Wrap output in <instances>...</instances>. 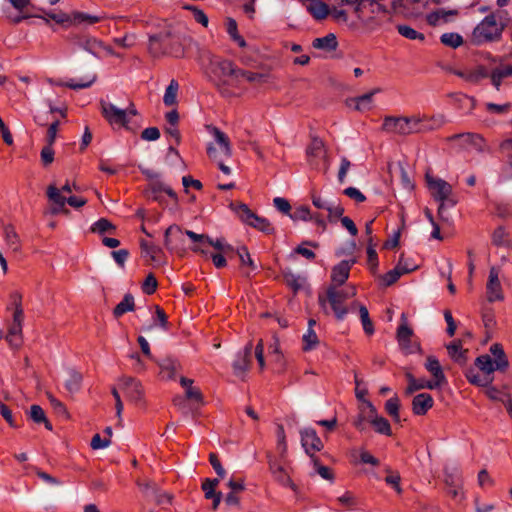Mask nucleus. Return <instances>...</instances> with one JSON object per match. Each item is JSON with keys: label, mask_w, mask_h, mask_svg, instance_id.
I'll return each instance as SVG.
<instances>
[{"label": "nucleus", "mask_w": 512, "mask_h": 512, "mask_svg": "<svg viewBox=\"0 0 512 512\" xmlns=\"http://www.w3.org/2000/svg\"><path fill=\"white\" fill-rule=\"evenodd\" d=\"M444 123L445 118L442 115L434 116L429 121L417 116H386L383 120L382 129L388 133L397 135H410L437 129Z\"/></svg>", "instance_id": "f257e3e1"}, {"label": "nucleus", "mask_w": 512, "mask_h": 512, "mask_svg": "<svg viewBox=\"0 0 512 512\" xmlns=\"http://www.w3.org/2000/svg\"><path fill=\"white\" fill-rule=\"evenodd\" d=\"M491 355H480L475 360L476 367L483 372L485 376H492L493 372L505 371L509 366L508 358L501 344L494 343L490 346Z\"/></svg>", "instance_id": "f03ea898"}, {"label": "nucleus", "mask_w": 512, "mask_h": 512, "mask_svg": "<svg viewBox=\"0 0 512 512\" xmlns=\"http://www.w3.org/2000/svg\"><path fill=\"white\" fill-rule=\"evenodd\" d=\"M503 31V25L495 14L487 15L474 28L471 41L475 45H482L497 40Z\"/></svg>", "instance_id": "7ed1b4c3"}, {"label": "nucleus", "mask_w": 512, "mask_h": 512, "mask_svg": "<svg viewBox=\"0 0 512 512\" xmlns=\"http://www.w3.org/2000/svg\"><path fill=\"white\" fill-rule=\"evenodd\" d=\"M100 106L103 117L112 127H124L128 129L130 119L138 114L132 102H129L128 106L124 109L104 100H101Z\"/></svg>", "instance_id": "20e7f679"}, {"label": "nucleus", "mask_w": 512, "mask_h": 512, "mask_svg": "<svg viewBox=\"0 0 512 512\" xmlns=\"http://www.w3.org/2000/svg\"><path fill=\"white\" fill-rule=\"evenodd\" d=\"M184 234L194 242L195 245L192 247L194 252H201L203 254L207 253L204 249V245L207 243L208 239L207 235L197 234L190 230L183 232L178 225H171L167 228L164 239L166 248L170 250L174 249L177 243H181L183 241Z\"/></svg>", "instance_id": "39448f33"}, {"label": "nucleus", "mask_w": 512, "mask_h": 512, "mask_svg": "<svg viewBox=\"0 0 512 512\" xmlns=\"http://www.w3.org/2000/svg\"><path fill=\"white\" fill-rule=\"evenodd\" d=\"M207 60L206 73L213 81L224 83L228 78L238 80V69L233 62L212 54L207 55Z\"/></svg>", "instance_id": "423d86ee"}, {"label": "nucleus", "mask_w": 512, "mask_h": 512, "mask_svg": "<svg viewBox=\"0 0 512 512\" xmlns=\"http://www.w3.org/2000/svg\"><path fill=\"white\" fill-rule=\"evenodd\" d=\"M318 303L325 314L334 313L338 320H343L348 313L344 302L337 295V286L330 285L324 292L319 293Z\"/></svg>", "instance_id": "0eeeda50"}, {"label": "nucleus", "mask_w": 512, "mask_h": 512, "mask_svg": "<svg viewBox=\"0 0 512 512\" xmlns=\"http://www.w3.org/2000/svg\"><path fill=\"white\" fill-rule=\"evenodd\" d=\"M230 207L236 212L238 217L247 225H250L264 233L270 234L273 232L271 223L263 217L254 214L246 204H234L231 203Z\"/></svg>", "instance_id": "6e6552de"}, {"label": "nucleus", "mask_w": 512, "mask_h": 512, "mask_svg": "<svg viewBox=\"0 0 512 512\" xmlns=\"http://www.w3.org/2000/svg\"><path fill=\"white\" fill-rule=\"evenodd\" d=\"M500 276L501 269L499 267H490L486 282V300L489 303L501 302L505 299Z\"/></svg>", "instance_id": "1a4fd4ad"}, {"label": "nucleus", "mask_w": 512, "mask_h": 512, "mask_svg": "<svg viewBox=\"0 0 512 512\" xmlns=\"http://www.w3.org/2000/svg\"><path fill=\"white\" fill-rule=\"evenodd\" d=\"M24 321V312L20 303H16L12 322L9 325L6 340L11 346L19 347L22 343V327Z\"/></svg>", "instance_id": "9d476101"}, {"label": "nucleus", "mask_w": 512, "mask_h": 512, "mask_svg": "<svg viewBox=\"0 0 512 512\" xmlns=\"http://www.w3.org/2000/svg\"><path fill=\"white\" fill-rule=\"evenodd\" d=\"M119 389L126 398L135 404H140L144 399V389L140 381L132 377H122L118 381Z\"/></svg>", "instance_id": "9b49d317"}, {"label": "nucleus", "mask_w": 512, "mask_h": 512, "mask_svg": "<svg viewBox=\"0 0 512 512\" xmlns=\"http://www.w3.org/2000/svg\"><path fill=\"white\" fill-rule=\"evenodd\" d=\"M427 185L432 197L441 203V206L452 194V186L441 178L426 176Z\"/></svg>", "instance_id": "f8f14e48"}, {"label": "nucleus", "mask_w": 512, "mask_h": 512, "mask_svg": "<svg viewBox=\"0 0 512 512\" xmlns=\"http://www.w3.org/2000/svg\"><path fill=\"white\" fill-rule=\"evenodd\" d=\"M451 141H459L460 145L471 151H476L479 153L486 152L488 150V146L483 139V137L479 134L473 133H463V134H455L449 138Z\"/></svg>", "instance_id": "ddd939ff"}, {"label": "nucleus", "mask_w": 512, "mask_h": 512, "mask_svg": "<svg viewBox=\"0 0 512 512\" xmlns=\"http://www.w3.org/2000/svg\"><path fill=\"white\" fill-rule=\"evenodd\" d=\"M301 444L305 452L312 458L314 454L323 448V443L316 431L312 428H304L300 431Z\"/></svg>", "instance_id": "4468645a"}, {"label": "nucleus", "mask_w": 512, "mask_h": 512, "mask_svg": "<svg viewBox=\"0 0 512 512\" xmlns=\"http://www.w3.org/2000/svg\"><path fill=\"white\" fill-rule=\"evenodd\" d=\"M208 131L214 138V143H210L209 145H213L217 149L221 155V159H229L232 156V148L228 136L214 126H209Z\"/></svg>", "instance_id": "2eb2a0df"}, {"label": "nucleus", "mask_w": 512, "mask_h": 512, "mask_svg": "<svg viewBox=\"0 0 512 512\" xmlns=\"http://www.w3.org/2000/svg\"><path fill=\"white\" fill-rule=\"evenodd\" d=\"M424 366L433 377V379L429 381L432 383L435 389L441 388L447 384V379L443 372L442 366L435 356H428Z\"/></svg>", "instance_id": "dca6fc26"}, {"label": "nucleus", "mask_w": 512, "mask_h": 512, "mask_svg": "<svg viewBox=\"0 0 512 512\" xmlns=\"http://www.w3.org/2000/svg\"><path fill=\"white\" fill-rule=\"evenodd\" d=\"M366 408L369 413L368 421L373 425L376 432L387 436L391 435V426L388 420L377 414L375 407L370 401L366 402Z\"/></svg>", "instance_id": "f3484780"}, {"label": "nucleus", "mask_w": 512, "mask_h": 512, "mask_svg": "<svg viewBox=\"0 0 512 512\" xmlns=\"http://www.w3.org/2000/svg\"><path fill=\"white\" fill-rule=\"evenodd\" d=\"M252 353V344L248 343L245 348L240 351L233 362L234 374L243 377L249 369L250 358Z\"/></svg>", "instance_id": "a211bd4d"}, {"label": "nucleus", "mask_w": 512, "mask_h": 512, "mask_svg": "<svg viewBox=\"0 0 512 512\" xmlns=\"http://www.w3.org/2000/svg\"><path fill=\"white\" fill-rule=\"evenodd\" d=\"M355 260H343L335 265L331 272L332 285L341 286L349 277L350 269L354 265Z\"/></svg>", "instance_id": "6ab92c4d"}, {"label": "nucleus", "mask_w": 512, "mask_h": 512, "mask_svg": "<svg viewBox=\"0 0 512 512\" xmlns=\"http://www.w3.org/2000/svg\"><path fill=\"white\" fill-rule=\"evenodd\" d=\"M269 469L274 479L285 487L295 490V485L285 468L276 460L269 457Z\"/></svg>", "instance_id": "aec40b11"}, {"label": "nucleus", "mask_w": 512, "mask_h": 512, "mask_svg": "<svg viewBox=\"0 0 512 512\" xmlns=\"http://www.w3.org/2000/svg\"><path fill=\"white\" fill-rule=\"evenodd\" d=\"M434 400L428 393H420L413 398L412 410L415 415H425L432 408Z\"/></svg>", "instance_id": "412c9836"}, {"label": "nucleus", "mask_w": 512, "mask_h": 512, "mask_svg": "<svg viewBox=\"0 0 512 512\" xmlns=\"http://www.w3.org/2000/svg\"><path fill=\"white\" fill-rule=\"evenodd\" d=\"M492 85L499 90L504 79L512 76V65L501 63L489 73Z\"/></svg>", "instance_id": "4be33fe9"}, {"label": "nucleus", "mask_w": 512, "mask_h": 512, "mask_svg": "<svg viewBox=\"0 0 512 512\" xmlns=\"http://www.w3.org/2000/svg\"><path fill=\"white\" fill-rule=\"evenodd\" d=\"M66 374L67 377L64 380V387L69 394L74 395L81 389L83 376L73 368L67 369Z\"/></svg>", "instance_id": "5701e85b"}, {"label": "nucleus", "mask_w": 512, "mask_h": 512, "mask_svg": "<svg viewBox=\"0 0 512 512\" xmlns=\"http://www.w3.org/2000/svg\"><path fill=\"white\" fill-rule=\"evenodd\" d=\"M77 45L97 58H101L103 42L95 37H83L77 41Z\"/></svg>", "instance_id": "b1692460"}, {"label": "nucleus", "mask_w": 512, "mask_h": 512, "mask_svg": "<svg viewBox=\"0 0 512 512\" xmlns=\"http://www.w3.org/2000/svg\"><path fill=\"white\" fill-rule=\"evenodd\" d=\"M457 11L455 10H445V9H437L432 11L427 15V21L430 25L436 26L442 23H447L451 17L455 16Z\"/></svg>", "instance_id": "393cba45"}, {"label": "nucleus", "mask_w": 512, "mask_h": 512, "mask_svg": "<svg viewBox=\"0 0 512 512\" xmlns=\"http://www.w3.org/2000/svg\"><path fill=\"white\" fill-rule=\"evenodd\" d=\"M413 270H415V267L404 268L403 261L400 260L394 269L390 270L383 276V282L386 286H390L395 283L402 275L407 274Z\"/></svg>", "instance_id": "a878e982"}, {"label": "nucleus", "mask_w": 512, "mask_h": 512, "mask_svg": "<svg viewBox=\"0 0 512 512\" xmlns=\"http://www.w3.org/2000/svg\"><path fill=\"white\" fill-rule=\"evenodd\" d=\"M180 384L185 389L186 398L196 403H202L203 397L201 391L193 386V380L181 377Z\"/></svg>", "instance_id": "bb28decb"}, {"label": "nucleus", "mask_w": 512, "mask_h": 512, "mask_svg": "<svg viewBox=\"0 0 512 512\" xmlns=\"http://www.w3.org/2000/svg\"><path fill=\"white\" fill-rule=\"evenodd\" d=\"M312 45L315 49L334 51L338 46V42L336 36L333 33H329L324 37L314 39Z\"/></svg>", "instance_id": "cd10ccee"}, {"label": "nucleus", "mask_w": 512, "mask_h": 512, "mask_svg": "<svg viewBox=\"0 0 512 512\" xmlns=\"http://www.w3.org/2000/svg\"><path fill=\"white\" fill-rule=\"evenodd\" d=\"M354 308H358L363 330L366 334L372 335L374 333V326L370 320L368 309L364 305H361L357 302L351 304L350 309L353 310Z\"/></svg>", "instance_id": "c85d7f7f"}, {"label": "nucleus", "mask_w": 512, "mask_h": 512, "mask_svg": "<svg viewBox=\"0 0 512 512\" xmlns=\"http://www.w3.org/2000/svg\"><path fill=\"white\" fill-rule=\"evenodd\" d=\"M307 10L316 20H323L329 14V7L321 0L311 2L307 6Z\"/></svg>", "instance_id": "c756f323"}, {"label": "nucleus", "mask_w": 512, "mask_h": 512, "mask_svg": "<svg viewBox=\"0 0 512 512\" xmlns=\"http://www.w3.org/2000/svg\"><path fill=\"white\" fill-rule=\"evenodd\" d=\"M135 308L134 297L131 294H126L122 301L116 305L113 310V315L116 318L121 317L123 314L127 312L133 311Z\"/></svg>", "instance_id": "7c9ffc66"}, {"label": "nucleus", "mask_w": 512, "mask_h": 512, "mask_svg": "<svg viewBox=\"0 0 512 512\" xmlns=\"http://www.w3.org/2000/svg\"><path fill=\"white\" fill-rule=\"evenodd\" d=\"M141 248L143 255L149 258L152 262L159 264L161 262L160 256L162 254V249L153 243L141 242Z\"/></svg>", "instance_id": "2f4dec72"}, {"label": "nucleus", "mask_w": 512, "mask_h": 512, "mask_svg": "<svg viewBox=\"0 0 512 512\" xmlns=\"http://www.w3.org/2000/svg\"><path fill=\"white\" fill-rule=\"evenodd\" d=\"M492 242L496 246L509 247L511 245V238L509 233L504 227H497L492 234Z\"/></svg>", "instance_id": "473e14b6"}, {"label": "nucleus", "mask_w": 512, "mask_h": 512, "mask_svg": "<svg viewBox=\"0 0 512 512\" xmlns=\"http://www.w3.org/2000/svg\"><path fill=\"white\" fill-rule=\"evenodd\" d=\"M303 350L309 352L315 350L319 346V338L314 329H307L302 336Z\"/></svg>", "instance_id": "72a5a7b5"}, {"label": "nucleus", "mask_w": 512, "mask_h": 512, "mask_svg": "<svg viewBox=\"0 0 512 512\" xmlns=\"http://www.w3.org/2000/svg\"><path fill=\"white\" fill-rule=\"evenodd\" d=\"M465 376L471 384L478 386H488L493 381L492 376L479 375L474 368H469Z\"/></svg>", "instance_id": "f704fd0d"}, {"label": "nucleus", "mask_w": 512, "mask_h": 512, "mask_svg": "<svg viewBox=\"0 0 512 512\" xmlns=\"http://www.w3.org/2000/svg\"><path fill=\"white\" fill-rule=\"evenodd\" d=\"M100 21L98 16L90 15L84 12H73L70 15V22L75 25H92Z\"/></svg>", "instance_id": "c9c22d12"}, {"label": "nucleus", "mask_w": 512, "mask_h": 512, "mask_svg": "<svg viewBox=\"0 0 512 512\" xmlns=\"http://www.w3.org/2000/svg\"><path fill=\"white\" fill-rule=\"evenodd\" d=\"M379 91H380L379 89H374L373 91H371L369 93H366L364 95H361V96L353 99V101L355 102V109H357L359 111L369 110L372 107L373 96L376 93H378Z\"/></svg>", "instance_id": "e433bc0d"}, {"label": "nucleus", "mask_w": 512, "mask_h": 512, "mask_svg": "<svg viewBox=\"0 0 512 512\" xmlns=\"http://www.w3.org/2000/svg\"><path fill=\"white\" fill-rule=\"evenodd\" d=\"M284 280H285L286 284L290 288H292L295 292L303 289L305 287V283H306L305 277L298 275V274H294L292 272H285Z\"/></svg>", "instance_id": "4c0bfd02"}, {"label": "nucleus", "mask_w": 512, "mask_h": 512, "mask_svg": "<svg viewBox=\"0 0 512 512\" xmlns=\"http://www.w3.org/2000/svg\"><path fill=\"white\" fill-rule=\"evenodd\" d=\"M4 238L6 244L13 250L18 251L20 248V239L12 225L4 227Z\"/></svg>", "instance_id": "58836bf2"}, {"label": "nucleus", "mask_w": 512, "mask_h": 512, "mask_svg": "<svg viewBox=\"0 0 512 512\" xmlns=\"http://www.w3.org/2000/svg\"><path fill=\"white\" fill-rule=\"evenodd\" d=\"M226 31L230 38L236 42L240 47L244 48L246 46V41L244 38L238 33L237 22L233 18H228L226 22Z\"/></svg>", "instance_id": "ea45409f"}, {"label": "nucleus", "mask_w": 512, "mask_h": 512, "mask_svg": "<svg viewBox=\"0 0 512 512\" xmlns=\"http://www.w3.org/2000/svg\"><path fill=\"white\" fill-rule=\"evenodd\" d=\"M178 89L179 85L177 81L172 80L167 86L163 96V102L166 106H173L177 103Z\"/></svg>", "instance_id": "a19ab883"}, {"label": "nucleus", "mask_w": 512, "mask_h": 512, "mask_svg": "<svg viewBox=\"0 0 512 512\" xmlns=\"http://www.w3.org/2000/svg\"><path fill=\"white\" fill-rule=\"evenodd\" d=\"M178 364L172 359H165L160 363L161 376L165 379H173L176 374Z\"/></svg>", "instance_id": "79ce46f5"}, {"label": "nucleus", "mask_w": 512, "mask_h": 512, "mask_svg": "<svg viewBox=\"0 0 512 512\" xmlns=\"http://www.w3.org/2000/svg\"><path fill=\"white\" fill-rule=\"evenodd\" d=\"M489 76V72L483 66L467 69V82L478 83Z\"/></svg>", "instance_id": "37998d69"}, {"label": "nucleus", "mask_w": 512, "mask_h": 512, "mask_svg": "<svg viewBox=\"0 0 512 512\" xmlns=\"http://www.w3.org/2000/svg\"><path fill=\"white\" fill-rule=\"evenodd\" d=\"M207 154H208V156L212 160H214L218 164L219 169L225 175H230L231 174L230 167H228L227 165L224 164V160L225 159H221V155L219 154V152L217 151V149L213 145H208L207 146Z\"/></svg>", "instance_id": "c03bdc74"}, {"label": "nucleus", "mask_w": 512, "mask_h": 512, "mask_svg": "<svg viewBox=\"0 0 512 512\" xmlns=\"http://www.w3.org/2000/svg\"><path fill=\"white\" fill-rule=\"evenodd\" d=\"M62 191L57 188L54 185H50L47 188V196L48 199L54 204V205H60L65 206L67 202V198L62 195Z\"/></svg>", "instance_id": "a18cd8bd"}, {"label": "nucleus", "mask_w": 512, "mask_h": 512, "mask_svg": "<svg viewBox=\"0 0 512 512\" xmlns=\"http://www.w3.org/2000/svg\"><path fill=\"white\" fill-rule=\"evenodd\" d=\"M461 481L459 476V469L456 466L445 467V483L448 487H458Z\"/></svg>", "instance_id": "49530a36"}, {"label": "nucleus", "mask_w": 512, "mask_h": 512, "mask_svg": "<svg viewBox=\"0 0 512 512\" xmlns=\"http://www.w3.org/2000/svg\"><path fill=\"white\" fill-rule=\"evenodd\" d=\"M397 31L401 36H403L409 40L423 41L425 39V36L423 33L416 31L414 28H412L408 25H398Z\"/></svg>", "instance_id": "de8ad7c7"}, {"label": "nucleus", "mask_w": 512, "mask_h": 512, "mask_svg": "<svg viewBox=\"0 0 512 512\" xmlns=\"http://www.w3.org/2000/svg\"><path fill=\"white\" fill-rule=\"evenodd\" d=\"M401 324L397 329V340L398 343H404L408 338L412 337L413 331L407 325L406 315L403 313L401 315Z\"/></svg>", "instance_id": "09e8293b"}, {"label": "nucleus", "mask_w": 512, "mask_h": 512, "mask_svg": "<svg viewBox=\"0 0 512 512\" xmlns=\"http://www.w3.org/2000/svg\"><path fill=\"white\" fill-rule=\"evenodd\" d=\"M449 356L456 362L464 361V351L460 341H454L447 346Z\"/></svg>", "instance_id": "8fccbe9b"}, {"label": "nucleus", "mask_w": 512, "mask_h": 512, "mask_svg": "<svg viewBox=\"0 0 512 512\" xmlns=\"http://www.w3.org/2000/svg\"><path fill=\"white\" fill-rule=\"evenodd\" d=\"M236 254L239 257V260L243 266L249 267L250 271L256 270V265L252 260L248 249L245 246H241L236 250Z\"/></svg>", "instance_id": "3c124183"}, {"label": "nucleus", "mask_w": 512, "mask_h": 512, "mask_svg": "<svg viewBox=\"0 0 512 512\" xmlns=\"http://www.w3.org/2000/svg\"><path fill=\"white\" fill-rule=\"evenodd\" d=\"M441 42L446 46L457 48L462 45L463 38L458 33H444L441 36Z\"/></svg>", "instance_id": "603ef678"}, {"label": "nucleus", "mask_w": 512, "mask_h": 512, "mask_svg": "<svg viewBox=\"0 0 512 512\" xmlns=\"http://www.w3.org/2000/svg\"><path fill=\"white\" fill-rule=\"evenodd\" d=\"M207 244L213 246L215 249L219 250L221 253L227 256L234 252L233 247L222 238L213 240L208 236Z\"/></svg>", "instance_id": "864d4df0"}, {"label": "nucleus", "mask_w": 512, "mask_h": 512, "mask_svg": "<svg viewBox=\"0 0 512 512\" xmlns=\"http://www.w3.org/2000/svg\"><path fill=\"white\" fill-rule=\"evenodd\" d=\"M277 449L280 453V457L284 458L287 453V442H286V434L284 427L282 425H279L277 427Z\"/></svg>", "instance_id": "5fc2aeb1"}, {"label": "nucleus", "mask_w": 512, "mask_h": 512, "mask_svg": "<svg viewBox=\"0 0 512 512\" xmlns=\"http://www.w3.org/2000/svg\"><path fill=\"white\" fill-rule=\"evenodd\" d=\"M289 217L293 221H308L313 219L310 209L307 206L297 207L293 213L289 214Z\"/></svg>", "instance_id": "6e6d98bb"}, {"label": "nucleus", "mask_w": 512, "mask_h": 512, "mask_svg": "<svg viewBox=\"0 0 512 512\" xmlns=\"http://www.w3.org/2000/svg\"><path fill=\"white\" fill-rule=\"evenodd\" d=\"M385 409L394 420L399 421V399L397 396L391 397L386 401Z\"/></svg>", "instance_id": "4d7b16f0"}, {"label": "nucleus", "mask_w": 512, "mask_h": 512, "mask_svg": "<svg viewBox=\"0 0 512 512\" xmlns=\"http://www.w3.org/2000/svg\"><path fill=\"white\" fill-rule=\"evenodd\" d=\"M326 211L328 212L329 221L332 222L343 217L344 208L338 201L333 200Z\"/></svg>", "instance_id": "13d9d810"}, {"label": "nucleus", "mask_w": 512, "mask_h": 512, "mask_svg": "<svg viewBox=\"0 0 512 512\" xmlns=\"http://www.w3.org/2000/svg\"><path fill=\"white\" fill-rule=\"evenodd\" d=\"M421 389L434 390L435 388H434V386L432 385V383L429 380L416 379L414 381V383H412L411 385L407 386L406 393L407 394H412L413 392L421 390Z\"/></svg>", "instance_id": "bf43d9fd"}, {"label": "nucleus", "mask_w": 512, "mask_h": 512, "mask_svg": "<svg viewBox=\"0 0 512 512\" xmlns=\"http://www.w3.org/2000/svg\"><path fill=\"white\" fill-rule=\"evenodd\" d=\"M113 224L105 218H101L93 224L92 231L97 233H105L106 231L113 230Z\"/></svg>", "instance_id": "052dcab7"}, {"label": "nucleus", "mask_w": 512, "mask_h": 512, "mask_svg": "<svg viewBox=\"0 0 512 512\" xmlns=\"http://www.w3.org/2000/svg\"><path fill=\"white\" fill-rule=\"evenodd\" d=\"M485 393H486L487 397L490 398L491 400L500 401L502 403H505L506 397L509 396L494 386H489L487 388V390L485 391Z\"/></svg>", "instance_id": "680f3d73"}, {"label": "nucleus", "mask_w": 512, "mask_h": 512, "mask_svg": "<svg viewBox=\"0 0 512 512\" xmlns=\"http://www.w3.org/2000/svg\"><path fill=\"white\" fill-rule=\"evenodd\" d=\"M264 77L265 76L260 73H254V72L238 69V79L245 78L248 82L254 83V82H262L264 80Z\"/></svg>", "instance_id": "e2e57ef3"}, {"label": "nucleus", "mask_w": 512, "mask_h": 512, "mask_svg": "<svg viewBox=\"0 0 512 512\" xmlns=\"http://www.w3.org/2000/svg\"><path fill=\"white\" fill-rule=\"evenodd\" d=\"M366 402L365 401L363 403V405L361 406L360 408V413L358 415V417L353 421V425L358 429V430H363L364 429V422L366 420H368V409L366 408Z\"/></svg>", "instance_id": "0e129e2a"}, {"label": "nucleus", "mask_w": 512, "mask_h": 512, "mask_svg": "<svg viewBox=\"0 0 512 512\" xmlns=\"http://www.w3.org/2000/svg\"><path fill=\"white\" fill-rule=\"evenodd\" d=\"M312 462L315 468V471L325 480H332L333 474L331 470L327 466L320 465L318 460L314 457L312 458Z\"/></svg>", "instance_id": "69168bd1"}, {"label": "nucleus", "mask_w": 512, "mask_h": 512, "mask_svg": "<svg viewBox=\"0 0 512 512\" xmlns=\"http://www.w3.org/2000/svg\"><path fill=\"white\" fill-rule=\"evenodd\" d=\"M30 418L36 423L46 422L44 410L38 405H32L30 408Z\"/></svg>", "instance_id": "338daca9"}, {"label": "nucleus", "mask_w": 512, "mask_h": 512, "mask_svg": "<svg viewBox=\"0 0 512 512\" xmlns=\"http://www.w3.org/2000/svg\"><path fill=\"white\" fill-rule=\"evenodd\" d=\"M156 288H157V280L153 276V274H149L146 277V279L142 285L143 292L148 295H151L155 292Z\"/></svg>", "instance_id": "774afa93"}]
</instances>
